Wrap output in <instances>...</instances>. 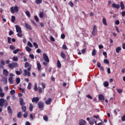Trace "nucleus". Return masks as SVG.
Masks as SVG:
<instances>
[{
    "mask_svg": "<svg viewBox=\"0 0 125 125\" xmlns=\"http://www.w3.org/2000/svg\"><path fill=\"white\" fill-rule=\"evenodd\" d=\"M92 56H95L96 55V50L95 49H94L92 52Z\"/></svg>",
    "mask_w": 125,
    "mask_h": 125,
    "instance_id": "c85d7f7f",
    "label": "nucleus"
},
{
    "mask_svg": "<svg viewBox=\"0 0 125 125\" xmlns=\"http://www.w3.org/2000/svg\"><path fill=\"white\" fill-rule=\"evenodd\" d=\"M25 49L26 51H28V52H31V51H32V49L28 46L25 47Z\"/></svg>",
    "mask_w": 125,
    "mask_h": 125,
    "instance_id": "cd10ccee",
    "label": "nucleus"
},
{
    "mask_svg": "<svg viewBox=\"0 0 125 125\" xmlns=\"http://www.w3.org/2000/svg\"><path fill=\"white\" fill-rule=\"evenodd\" d=\"M99 100H104L105 98L104 97V96L102 94H100L98 97Z\"/></svg>",
    "mask_w": 125,
    "mask_h": 125,
    "instance_id": "dca6fc26",
    "label": "nucleus"
},
{
    "mask_svg": "<svg viewBox=\"0 0 125 125\" xmlns=\"http://www.w3.org/2000/svg\"><path fill=\"white\" fill-rule=\"evenodd\" d=\"M69 5H70V6H71V7H74V3H72V1H69V2L68 3Z\"/></svg>",
    "mask_w": 125,
    "mask_h": 125,
    "instance_id": "a18cd8bd",
    "label": "nucleus"
},
{
    "mask_svg": "<svg viewBox=\"0 0 125 125\" xmlns=\"http://www.w3.org/2000/svg\"><path fill=\"white\" fill-rule=\"evenodd\" d=\"M115 24L116 25H119L120 24V21L116 20V21H115Z\"/></svg>",
    "mask_w": 125,
    "mask_h": 125,
    "instance_id": "338daca9",
    "label": "nucleus"
},
{
    "mask_svg": "<svg viewBox=\"0 0 125 125\" xmlns=\"http://www.w3.org/2000/svg\"><path fill=\"white\" fill-rule=\"evenodd\" d=\"M21 115H22V112L21 111L17 113V117L19 118V119H21V118H22V116H21Z\"/></svg>",
    "mask_w": 125,
    "mask_h": 125,
    "instance_id": "5701e85b",
    "label": "nucleus"
},
{
    "mask_svg": "<svg viewBox=\"0 0 125 125\" xmlns=\"http://www.w3.org/2000/svg\"><path fill=\"white\" fill-rule=\"evenodd\" d=\"M18 33L17 34L18 37L19 38H22L23 37V34H22V31H21L20 32H18Z\"/></svg>",
    "mask_w": 125,
    "mask_h": 125,
    "instance_id": "bb28decb",
    "label": "nucleus"
},
{
    "mask_svg": "<svg viewBox=\"0 0 125 125\" xmlns=\"http://www.w3.org/2000/svg\"><path fill=\"white\" fill-rule=\"evenodd\" d=\"M27 109V107L24 105H22L21 106V110L22 112H26V109Z\"/></svg>",
    "mask_w": 125,
    "mask_h": 125,
    "instance_id": "a878e982",
    "label": "nucleus"
},
{
    "mask_svg": "<svg viewBox=\"0 0 125 125\" xmlns=\"http://www.w3.org/2000/svg\"><path fill=\"white\" fill-rule=\"evenodd\" d=\"M27 45L28 46H29L30 47H33V44H32V43H31V42H27Z\"/></svg>",
    "mask_w": 125,
    "mask_h": 125,
    "instance_id": "37998d69",
    "label": "nucleus"
},
{
    "mask_svg": "<svg viewBox=\"0 0 125 125\" xmlns=\"http://www.w3.org/2000/svg\"><path fill=\"white\" fill-rule=\"evenodd\" d=\"M23 72L24 73L23 75L24 76V77H26V76H28V77H30V76H31V73L27 71V69H24Z\"/></svg>",
    "mask_w": 125,
    "mask_h": 125,
    "instance_id": "0eeeda50",
    "label": "nucleus"
},
{
    "mask_svg": "<svg viewBox=\"0 0 125 125\" xmlns=\"http://www.w3.org/2000/svg\"><path fill=\"white\" fill-rule=\"evenodd\" d=\"M0 97H4V93L1 92L0 93Z\"/></svg>",
    "mask_w": 125,
    "mask_h": 125,
    "instance_id": "13d9d810",
    "label": "nucleus"
},
{
    "mask_svg": "<svg viewBox=\"0 0 125 125\" xmlns=\"http://www.w3.org/2000/svg\"><path fill=\"white\" fill-rule=\"evenodd\" d=\"M32 87V83H28V85L27 86L28 89H31Z\"/></svg>",
    "mask_w": 125,
    "mask_h": 125,
    "instance_id": "a19ab883",
    "label": "nucleus"
},
{
    "mask_svg": "<svg viewBox=\"0 0 125 125\" xmlns=\"http://www.w3.org/2000/svg\"><path fill=\"white\" fill-rule=\"evenodd\" d=\"M38 106L39 109H41V110H43V108L44 107V104H43V103L42 102H39L38 103Z\"/></svg>",
    "mask_w": 125,
    "mask_h": 125,
    "instance_id": "39448f33",
    "label": "nucleus"
},
{
    "mask_svg": "<svg viewBox=\"0 0 125 125\" xmlns=\"http://www.w3.org/2000/svg\"><path fill=\"white\" fill-rule=\"evenodd\" d=\"M95 124L96 125H102L103 124L102 122L97 124V121H95Z\"/></svg>",
    "mask_w": 125,
    "mask_h": 125,
    "instance_id": "e2e57ef3",
    "label": "nucleus"
},
{
    "mask_svg": "<svg viewBox=\"0 0 125 125\" xmlns=\"http://www.w3.org/2000/svg\"><path fill=\"white\" fill-rule=\"evenodd\" d=\"M117 91L118 93H122L123 92V90L121 89H117Z\"/></svg>",
    "mask_w": 125,
    "mask_h": 125,
    "instance_id": "864d4df0",
    "label": "nucleus"
},
{
    "mask_svg": "<svg viewBox=\"0 0 125 125\" xmlns=\"http://www.w3.org/2000/svg\"><path fill=\"white\" fill-rule=\"evenodd\" d=\"M19 51H20V50H19V49H17L15 50H14L13 51V53H14V54H17V52H19Z\"/></svg>",
    "mask_w": 125,
    "mask_h": 125,
    "instance_id": "e433bc0d",
    "label": "nucleus"
},
{
    "mask_svg": "<svg viewBox=\"0 0 125 125\" xmlns=\"http://www.w3.org/2000/svg\"><path fill=\"white\" fill-rule=\"evenodd\" d=\"M33 45L35 46V48H38L39 47L38 43H36V42H33Z\"/></svg>",
    "mask_w": 125,
    "mask_h": 125,
    "instance_id": "49530a36",
    "label": "nucleus"
},
{
    "mask_svg": "<svg viewBox=\"0 0 125 125\" xmlns=\"http://www.w3.org/2000/svg\"><path fill=\"white\" fill-rule=\"evenodd\" d=\"M20 104L21 106H24L25 105V103H24V99L23 98H20Z\"/></svg>",
    "mask_w": 125,
    "mask_h": 125,
    "instance_id": "1a4fd4ad",
    "label": "nucleus"
},
{
    "mask_svg": "<svg viewBox=\"0 0 125 125\" xmlns=\"http://www.w3.org/2000/svg\"><path fill=\"white\" fill-rule=\"evenodd\" d=\"M16 29L17 33H19L20 32H22V30H21V27H20V26H19V25H16Z\"/></svg>",
    "mask_w": 125,
    "mask_h": 125,
    "instance_id": "ddd939ff",
    "label": "nucleus"
},
{
    "mask_svg": "<svg viewBox=\"0 0 125 125\" xmlns=\"http://www.w3.org/2000/svg\"><path fill=\"white\" fill-rule=\"evenodd\" d=\"M92 35L94 36H95L97 35V28L96 27V25H94L93 27Z\"/></svg>",
    "mask_w": 125,
    "mask_h": 125,
    "instance_id": "20e7f679",
    "label": "nucleus"
},
{
    "mask_svg": "<svg viewBox=\"0 0 125 125\" xmlns=\"http://www.w3.org/2000/svg\"><path fill=\"white\" fill-rule=\"evenodd\" d=\"M8 67V68H10V69H14V68H17V67H18V63L13 62L11 63H9Z\"/></svg>",
    "mask_w": 125,
    "mask_h": 125,
    "instance_id": "f03ea898",
    "label": "nucleus"
},
{
    "mask_svg": "<svg viewBox=\"0 0 125 125\" xmlns=\"http://www.w3.org/2000/svg\"><path fill=\"white\" fill-rule=\"evenodd\" d=\"M33 108H34V105H33V104H30L29 106V110L30 111V112H32V111H33Z\"/></svg>",
    "mask_w": 125,
    "mask_h": 125,
    "instance_id": "393cba45",
    "label": "nucleus"
},
{
    "mask_svg": "<svg viewBox=\"0 0 125 125\" xmlns=\"http://www.w3.org/2000/svg\"><path fill=\"white\" fill-rule=\"evenodd\" d=\"M40 101V98L39 97H34L32 100V102H35L36 104L38 103Z\"/></svg>",
    "mask_w": 125,
    "mask_h": 125,
    "instance_id": "6e6552de",
    "label": "nucleus"
},
{
    "mask_svg": "<svg viewBox=\"0 0 125 125\" xmlns=\"http://www.w3.org/2000/svg\"><path fill=\"white\" fill-rule=\"evenodd\" d=\"M3 74L5 76V77H7V76H8V71L6 69H3Z\"/></svg>",
    "mask_w": 125,
    "mask_h": 125,
    "instance_id": "a211bd4d",
    "label": "nucleus"
},
{
    "mask_svg": "<svg viewBox=\"0 0 125 125\" xmlns=\"http://www.w3.org/2000/svg\"><path fill=\"white\" fill-rule=\"evenodd\" d=\"M34 19L36 21V22H39V18L38 17V16H34Z\"/></svg>",
    "mask_w": 125,
    "mask_h": 125,
    "instance_id": "8fccbe9b",
    "label": "nucleus"
},
{
    "mask_svg": "<svg viewBox=\"0 0 125 125\" xmlns=\"http://www.w3.org/2000/svg\"><path fill=\"white\" fill-rule=\"evenodd\" d=\"M13 61H15V62L18 61V57H13Z\"/></svg>",
    "mask_w": 125,
    "mask_h": 125,
    "instance_id": "58836bf2",
    "label": "nucleus"
},
{
    "mask_svg": "<svg viewBox=\"0 0 125 125\" xmlns=\"http://www.w3.org/2000/svg\"><path fill=\"white\" fill-rule=\"evenodd\" d=\"M121 50H122L121 47H117L116 49V52L117 53H120V51H121Z\"/></svg>",
    "mask_w": 125,
    "mask_h": 125,
    "instance_id": "4be33fe9",
    "label": "nucleus"
},
{
    "mask_svg": "<svg viewBox=\"0 0 125 125\" xmlns=\"http://www.w3.org/2000/svg\"><path fill=\"white\" fill-rule=\"evenodd\" d=\"M103 23L104 25V26H108V24H107V21L106 20V18H103Z\"/></svg>",
    "mask_w": 125,
    "mask_h": 125,
    "instance_id": "6ab92c4d",
    "label": "nucleus"
},
{
    "mask_svg": "<svg viewBox=\"0 0 125 125\" xmlns=\"http://www.w3.org/2000/svg\"><path fill=\"white\" fill-rule=\"evenodd\" d=\"M95 122H97V121H96L94 119L90 118L89 123L90 125H94V123H95Z\"/></svg>",
    "mask_w": 125,
    "mask_h": 125,
    "instance_id": "9b49d317",
    "label": "nucleus"
},
{
    "mask_svg": "<svg viewBox=\"0 0 125 125\" xmlns=\"http://www.w3.org/2000/svg\"><path fill=\"white\" fill-rule=\"evenodd\" d=\"M112 6L114 8H117V9H119L120 8V7H121L120 4H116V3H113L112 5Z\"/></svg>",
    "mask_w": 125,
    "mask_h": 125,
    "instance_id": "9d476101",
    "label": "nucleus"
},
{
    "mask_svg": "<svg viewBox=\"0 0 125 125\" xmlns=\"http://www.w3.org/2000/svg\"><path fill=\"white\" fill-rule=\"evenodd\" d=\"M37 68L38 70H41L42 65H41V63L40 62L37 63Z\"/></svg>",
    "mask_w": 125,
    "mask_h": 125,
    "instance_id": "b1692460",
    "label": "nucleus"
},
{
    "mask_svg": "<svg viewBox=\"0 0 125 125\" xmlns=\"http://www.w3.org/2000/svg\"><path fill=\"white\" fill-rule=\"evenodd\" d=\"M20 78H16V83L17 84H19L20 83Z\"/></svg>",
    "mask_w": 125,
    "mask_h": 125,
    "instance_id": "ea45409f",
    "label": "nucleus"
},
{
    "mask_svg": "<svg viewBox=\"0 0 125 125\" xmlns=\"http://www.w3.org/2000/svg\"><path fill=\"white\" fill-rule=\"evenodd\" d=\"M43 59L45 61V62H49V58H48V56H47V55L45 53L43 54Z\"/></svg>",
    "mask_w": 125,
    "mask_h": 125,
    "instance_id": "423d86ee",
    "label": "nucleus"
},
{
    "mask_svg": "<svg viewBox=\"0 0 125 125\" xmlns=\"http://www.w3.org/2000/svg\"><path fill=\"white\" fill-rule=\"evenodd\" d=\"M38 90L39 93H42V89L41 87H39Z\"/></svg>",
    "mask_w": 125,
    "mask_h": 125,
    "instance_id": "6e6d98bb",
    "label": "nucleus"
},
{
    "mask_svg": "<svg viewBox=\"0 0 125 125\" xmlns=\"http://www.w3.org/2000/svg\"><path fill=\"white\" fill-rule=\"evenodd\" d=\"M51 98H49L46 101H45V104L47 105H50V104L51 103Z\"/></svg>",
    "mask_w": 125,
    "mask_h": 125,
    "instance_id": "4468645a",
    "label": "nucleus"
},
{
    "mask_svg": "<svg viewBox=\"0 0 125 125\" xmlns=\"http://www.w3.org/2000/svg\"><path fill=\"white\" fill-rule=\"evenodd\" d=\"M103 55L104 56L105 58H107V52H103Z\"/></svg>",
    "mask_w": 125,
    "mask_h": 125,
    "instance_id": "5fc2aeb1",
    "label": "nucleus"
},
{
    "mask_svg": "<svg viewBox=\"0 0 125 125\" xmlns=\"http://www.w3.org/2000/svg\"><path fill=\"white\" fill-rule=\"evenodd\" d=\"M62 48L64 50H66L68 49V48L67 47V46L66 45V44H63L62 45Z\"/></svg>",
    "mask_w": 125,
    "mask_h": 125,
    "instance_id": "de8ad7c7",
    "label": "nucleus"
},
{
    "mask_svg": "<svg viewBox=\"0 0 125 125\" xmlns=\"http://www.w3.org/2000/svg\"><path fill=\"white\" fill-rule=\"evenodd\" d=\"M86 123V122H85V121H84L83 119H81L80 120L79 125H85Z\"/></svg>",
    "mask_w": 125,
    "mask_h": 125,
    "instance_id": "f8f14e48",
    "label": "nucleus"
},
{
    "mask_svg": "<svg viewBox=\"0 0 125 125\" xmlns=\"http://www.w3.org/2000/svg\"><path fill=\"white\" fill-rule=\"evenodd\" d=\"M29 65H30V64L28 62H26L24 64L25 68H27V67H29Z\"/></svg>",
    "mask_w": 125,
    "mask_h": 125,
    "instance_id": "3c124183",
    "label": "nucleus"
},
{
    "mask_svg": "<svg viewBox=\"0 0 125 125\" xmlns=\"http://www.w3.org/2000/svg\"><path fill=\"white\" fill-rule=\"evenodd\" d=\"M8 105V103L6 100H4L3 98L0 99V107H3V106H4L5 108H6Z\"/></svg>",
    "mask_w": 125,
    "mask_h": 125,
    "instance_id": "f257e3e1",
    "label": "nucleus"
},
{
    "mask_svg": "<svg viewBox=\"0 0 125 125\" xmlns=\"http://www.w3.org/2000/svg\"><path fill=\"white\" fill-rule=\"evenodd\" d=\"M122 16H123V17L125 16V11H122Z\"/></svg>",
    "mask_w": 125,
    "mask_h": 125,
    "instance_id": "774afa93",
    "label": "nucleus"
},
{
    "mask_svg": "<svg viewBox=\"0 0 125 125\" xmlns=\"http://www.w3.org/2000/svg\"><path fill=\"white\" fill-rule=\"evenodd\" d=\"M8 42L9 43H11V38L8 37Z\"/></svg>",
    "mask_w": 125,
    "mask_h": 125,
    "instance_id": "bf43d9fd",
    "label": "nucleus"
},
{
    "mask_svg": "<svg viewBox=\"0 0 125 125\" xmlns=\"http://www.w3.org/2000/svg\"><path fill=\"white\" fill-rule=\"evenodd\" d=\"M36 2L37 4H41L42 2V0H36Z\"/></svg>",
    "mask_w": 125,
    "mask_h": 125,
    "instance_id": "72a5a7b5",
    "label": "nucleus"
},
{
    "mask_svg": "<svg viewBox=\"0 0 125 125\" xmlns=\"http://www.w3.org/2000/svg\"><path fill=\"white\" fill-rule=\"evenodd\" d=\"M25 27L26 28V29H27V30H32V27H31V26H30V24H29L27 23H25Z\"/></svg>",
    "mask_w": 125,
    "mask_h": 125,
    "instance_id": "f3484780",
    "label": "nucleus"
},
{
    "mask_svg": "<svg viewBox=\"0 0 125 125\" xmlns=\"http://www.w3.org/2000/svg\"><path fill=\"white\" fill-rule=\"evenodd\" d=\"M16 75H21V72L17 70V71H16Z\"/></svg>",
    "mask_w": 125,
    "mask_h": 125,
    "instance_id": "052dcab7",
    "label": "nucleus"
},
{
    "mask_svg": "<svg viewBox=\"0 0 125 125\" xmlns=\"http://www.w3.org/2000/svg\"><path fill=\"white\" fill-rule=\"evenodd\" d=\"M10 11L11 13H15V12H18L19 11L18 6L16 5L15 7H11L10 8Z\"/></svg>",
    "mask_w": 125,
    "mask_h": 125,
    "instance_id": "7ed1b4c3",
    "label": "nucleus"
},
{
    "mask_svg": "<svg viewBox=\"0 0 125 125\" xmlns=\"http://www.w3.org/2000/svg\"><path fill=\"white\" fill-rule=\"evenodd\" d=\"M61 56L63 59H66V55L64 54V52H63V51L61 52Z\"/></svg>",
    "mask_w": 125,
    "mask_h": 125,
    "instance_id": "aec40b11",
    "label": "nucleus"
},
{
    "mask_svg": "<svg viewBox=\"0 0 125 125\" xmlns=\"http://www.w3.org/2000/svg\"><path fill=\"white\" fill-rule=\"evenodd\" d=\"M34 89L35 91H38V86H37V83L34 84Z\"/></svg>",
    "mask_w": 125,
    "mask_h": 125,
    "instance_id": "79ce46f5",
    "label": "nucleus"
},
{
    "mask_svg": "<svg viewBox=\"0 0 125 125\" xmlns=\"http://www.w3.org/2000/svg\"><path fill=\"white\" fill-rule=\"evenodd\" d=\"M0 62L1 65H4L5 64L4 61L1 60Z\"/></svg>",
    "mask_w": 125,
    "mask_h": 125,
    "instance_id": "0e129e2a",
    "label": "nucleus"
},
{
    "mask_svg": "<svg viewBox=\"0 0 125 125\" xmlns=\"http://www.w3.org/2000/svg\"><path fill=\"white\" fill-rule=\"evenodd\" d=\"M7 111H8V114H12V109H11V107H10V106H8L7 107Z\"/></svg>",
    "mask_w": 125,
    "mask_h": 125,
    "instance_id": "2eb2a0df",
    "label": "nucleus"
},
{
    "mask_svg": "<svg viewBox=\"0 0 125 125\" xmlns=\"http://www.w3.org/2000/svg\"><path fill=\"white\" fill-rule=\"evenodd\" d=\"M43 120L44 121H45L46 122H47L48 121V118L46 115H44L43 116Z\"/></svg>",
    "mask_w": 125,
    "mask_h": 125,
    "instance_id": "4c0bfd02",
    "label": "nucleus"
},
{
    "mask_svg": "<svg viewBox=\"0 0 125 125\" xmlns=\"http://www.w3.org/2000/svg\"><path fill=\"white\" fill-rule=\"evenodd\" d=\"M104 85L105 87H108L109 86V83L106 81L104 82Z\"/></svg>",
    "mask_w": 125,
    "mask_h": 125,
    "instance_id": "2f4dec72",
    "label": "nucleus"
},
{
    "mask_svg": "<svg viewBox=\"0 0 125 125\" xmlns=\"http://www.w3.org/2000/svg\"><path fill=\"white\" fill-rule=\"evenodd\" d=\"M39 17H40V18H42L43 17V12H40Z\"/></svg>",
    "mask_w": 125,
    "mask_h": 125,
    "instance_id": "09e8293b",
    "label": "nucleus"
},
{
    "mask_svg": "<svg viewBox=\"0 0 125 125\" xmlns=\"http://www.w3.org/2000/svg\"><path fill=\"white\" fill-rule=\"evenodd\" d=\"M57 66L58 68H61V63L60 62V61L58 60L57 61Z\"/></svg>",
    "mask_w": 125,
    "mask_h": 125,
    "instance_id": "473e14b6",
    "label": "nucleus"
},
{
    "mask_svg": "<svg viewBox=\"0 0 125 125\" xmlns=\"http://www.w3.org/2000/svg\"><path fill=\"white\" fill-rule=\"evenodd\" d=\"M120 6L122 10H124V9H125V5H124V2L123 1L120 2Z\"/></svg>",
    "mask_w": 125,
    "mask_h": 125,
    "instance_id": "412c9836",
    "label": "nucleus"
},
{
    "mask_svg": "<svg viewBox=\"0 0 125 125\" xmlns=\"http://www.w3.org/2000/svg\"><path fill=\"white\" fill-rule=\"evenodd\" d=\"M13 78L12 77H10L9 79V82L10 83H13Z\"/></svg>",
    "mask_w": 125,
    "mask_h": 125,
    "instance_id": "f704fd0d",
    "label": "nucleus"
},
{
    "mask_svg": "<svg viewBox=\"0 0 125 125\" xmlns=\"http://www.w3.org/2000/svg\"><path fill=\"white\" fill-rule=\"evenodd\" d=\"M15 90L13 89V90H11V91H10L11 95H13V94H15Z\"/></svg>",
    "mask_w": 125,
    "mask_h": 125,
    "instance_id": "c03bdc74",
    "label": "nucleus"
},
{
    "mask_svg": "<svg viewBox=\"0 0 125 125\" xmlns=\"http://www.w3.org/2000/svg\"><path fill=\"white\" fill-rule=\"evenodd\" d=\"M15 20H16L15 16H12L11 21H12V23H14V22H15Z\"/></svg>",
    "mask_w": 125,
    "mask_h": 125,
    "instance_id": "c756f323",
    "label": "nucleus"
},
{
    "mask_svg": "<svg viewBox=\"0 0 125 125\" xmlns=\"http://www.w3.org/2000/svg\"><path fill=\"white\" fill-rule=\"evenodd\" d=\"M24 118H27L28 117V112H26L23 114Z\"/></svg>",
    "mask_w": 125,
    "mask_h": 125,
    "instance_id": "69168bd1",
    "label": "nucleus"
},
{
    "mask_svg": "<svg viewBox=\"0 0 125 125\" xmlns=\"http://www.w3.org/2000/svg\"><path fill=\"white\" fill-rule=\"evenodd\" d=\"M104 64H109L110 63V62H109V60H108L107 59H104Z\"/></svg>",
    "mask_w": 125,
    "mask_h": 125,
    "instance_id": "c9c22d12",
    "label": "nucleus"
},
{
    "mask_svg": "<svg viewBox=\"0 0 125 125\" xmlns=\"http://www.w3.org/2000/svg\"><path fill=\"white\" fill-rule=\"evenodd\" d=\"M25 14L27 16V17H31V14H30V12H29V11H26L25 12Z\"/></svg>",
    "mask_w": 125,
    "mask_h": 125,
    "instance_id": "7c9ffc66",
    "label": "nucleus"
},
{
    "mask_svg": "<svg viewBox=\"0 0 125 125\" xmlns=\"http://www.w3.org/2000/svg\"><path fill=\"white\" fill-rule=\"evenodd\" d=\"M10 49H12V50H14L15 49V47L14 45H12L10 46Z\"/></svg>",
    "mask_w": 125,
    "mask_h": 125,
    "instance_id": "603ef678",
    "label": "nucleus"
},
{
    "mask_svg": "<svg viewBox=\"0 0 125 125\" xmlns=\"http://www.w3.org/2000/svg\"><path fill=\"white\" fill-rule=\"evenodd\" d=\"M41 85L43 89H44L45 88V84H44V83H42Z\"/></svg>",
    "mask_w": 125,
    "mask_h": 125,
    "instance_id": "4d7b16f0",
    "label": "nucleus"
},
{
    "mask_svg": "<svg viewBox=\"0 0 125 125\" xmlns=\"http://www.w3.org/2000/svg\"><path fill=\"white\" fill-rule=\"evenodd\" d=\"M61 39H62V40H64V39L65 38V34H62L61 36Z\"/></svg>",
    "mask_w": 125,
    "mask_h": 125,
    "instance_id": "680f3d73",
    "label": "nucleus"
}]
</instances>
